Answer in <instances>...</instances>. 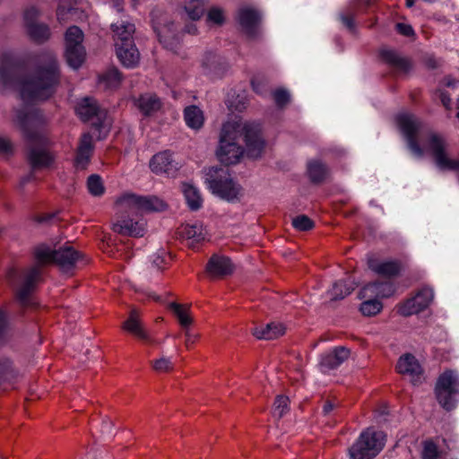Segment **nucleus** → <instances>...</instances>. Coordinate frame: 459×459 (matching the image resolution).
Here are the masks:
<instances>
[{
    "label": "nucleus",
    "mask_w": 459,
    "mask_h": 459,
    "mask_svg": "<svg viewBox=\"0 0 459 459\" xmlns=\"http://www.w3.org/2000/svg\"><path fill=\"white\" fill-rule=\"evenodd\" d=\"M40 63L33 74L20 78L18 65L10 55H4L0 63V83L6 88L17 87L23 101L48 99L54 93L59 79L56 58L52 53H46Z\"/></svg>",
    "instance_id": "f257e3e1"
},
{
    "label": "nucleus",
    "mask_w": 459,
    "mask_h": 459,
    "mask_svg": "<svg viewBox=\"0 0 459 459\" xmlns=\"http://www.w3.org/2000/svg\"><path fill=\"white\" fill-rule=\"evenodd\" d=\"M242 136L246 143L247 156L253 159L261 156L265 143L261 135L260 126L255 123L227 122L222 126L220 144L216 152L221 163L232 165L240 160L244 149L238 141Z\"/></svg>",
    "instance_id": "f03ea898"
},
{
    "label": "nucleus",
    "mask_w": 459,
    "mask_h": 459,
    "mask_svg": "<svg viewBox=\"0 0 459 459\" xmlns=\"http://www.w3.org/2000/svg\"><path fill=\"white\" fill-rule=\"evenodd\" d=\"M81 255L71 246H65L56 249L48 244H40L34 250L35 264L20 275L22 281L16 290V298L23 306L31 305V293L40 279L42 267L48 264H57L62 271L72 270Z\"/></svg>",
    "instance_id": "7ed1b4c3"
},
{
    "label": "nucleus",
    "mask_w": 459,
    "mask_h": 459,
    "mask_svg": "<svg viewBox=\"0 0 459 459\" xmlns=\"http://www.w3.org/2000/svg\"><path fill=\"white\" fill-rule=\"evenodd\" d=\"M13 121L27 139V160L33 170L45 169L54 162V157L45 148L46 138L39 130L45 117L37 108L15 110Z\"/></svg>",
    "instance_id": "20e7f679"
},
{
    "label": "nucleus",
    "mask_w": 459,
    "mask_h": 459,
    "mask_svg": "<svg viewBox=\"0 0 459 459\" xmlns=\"http://www.w3.org/2000/svg\"><path fill=\"white\" fill-rule=\"evenodd\" d=\"M434 393L443 409L454 410L459 403V374L452 369L445 370L437 379Z\"/></svg>",
    "instance_id": "39448f33"
},
{
    "label": "nucleus",
    "mask_w": 459,
    "mask_h": 459,
    "mask_svg": "<svg viewBox=\"0 0 459 459\" xmlns=\"http://www.w3.org/2000/svg\"><path fill=\"white\" fill-rule=\"evenodd\" d=\"M385 435L368 428L361 432L358 440L349 450L351 459H372L384 448Z\"/></svg>",
    "instance_id": "423d86ee"
},
{
    "label": "nucleus",
    "mask_w": 459,
    "mask_h": 459,
    "mask_svg": "<svg viewBox=\"0 0 459 459\" xmlns=\"http://www.w3.org/2000/svg\"><path fill=\"white\" fill-rule=\"evenodd\" d=\"M205 182L213 195L228 201L236 199L240 191L239 186L233 181L228 169H211Z\"/></svg>",
    "instance_id": "0eeeda50"
},
{
    "label": "nucleus",
    "mask_w": 459,
    "mask_h": 459,
    "mask_svg": "<svg viewBox=\"0 0 459 459\" xmlns=\"http://www.w3.org/2000/svg\"><path fill=\"white\" fill-rule=\"evenodd\" d=\"M116 204L122 212L135 214L161 212L167 208V204L157 196H142L130 193L121 195Z\"/></svg>",
    "instance_id": "6e6552de"
},
{
    "label": "nucleus",
    "mask_w": 459,
    "mask_h": 459,
    "mask_svg": "<svg viewBox=\"0 0 459 459\" xmlns=\"http://www.w3.org/2000/svg\"><path fill=\"white\" fill-rule=\"evenodd\" d=\"M83 37L82 30L77 26L69 27L65 34V56L73 69H78L85 60Z\"/></svg>",
    "instance_id": "1a4fd4ad"
},
{
    "label": "nucleus",
    "mask_w": 459,
    "mask_h": 459,
    "mask_svg": "<svg viewBox=\"0 0 459 459\" xmlns=\"http://www.w3.org/2000/svg\"><path fill=\"white\" fill-rule=\"evenodd\" d=\"M153 30L157 33L159 40L165 48L173 49L178 42V33L176 25L169 15L161 10L152 12Z\"/></svg>",
    "instance_id": "9d476101"
},
{
    "label": "nucleus",
    "mask_w": 459,
    "mask_h": 459,
    "mask_svg": "<svg viewBox=\"0 0 459 459\" xmlns=\"http://www.w3.org/2000/svg\"><path fill=\"white\" fill-rule=\"evenodd\" d=\"M396 122L411 152L417 156H422L424 152L418 142V137L423 129L420 120L412 114L402 113L396 117Z\"/></svg>",
    "instance_id": "9b49d317"
},
{
    "label": "nucleus",
    "mask_w": 459,
    "mask_h": 459,
    "mask_svg": "<svg viewBox=\"0 0 459 459\" xmlns=\"http://www.w3.org/2000/svg\"><path fill=\"white\" fill-rule=\"evenodd\" d=\"M77 115L82 120H90L95 118L93 126L100 130L108 131L109 127V122L108 121V116L106 109L100 108L97 101L91 97H86L81 100L75 108Z\"/></svg>",
    "instance_id": "f8f14e48"
},
{
    "label": "nucleus",
    "mask_w": 459,
    "mask_h": 459,
    "mask_svg": "<svg viewBox=\"0 0 459 459\" xmlns=\"http://www.w3.org/2000/svg\"><path fill=\"white\" fill-rule=\"evenodd\" d=\"M39 11L35 6L28 7L23 13V28L26 34L39 43L48 40L50 37L48 26L38 21Z\"/></svg>",
    "instance_id": "ddd939ff"
},
{
    "label": "nucleus",
    "mask_w": 459,
    "mask_h": 459,
    "mask_svg": "<svg viewBox=\"0 0 459 459\" xmlns=\"http://www.w3.org/2000/svg\"><path fill=\"white\" fill-rule=\"evenodd\" d=\"M433 290L429 287H424L420 289L413 298L403 303L399 307L398 312L404 316L417 314L427 308L433 300Z\"/></svg>",
    "instance_id": "4468645a"
},
{
    "label": "nucleus",
    "mask_w": 459,
    "mask_h": 459,
    "mask_svg": "<svg viewBox=\"0 0 459 459\" xmlns=\"http://www.w3.org/2000/svg\"><path fill=\"white\" fill-rule=\"evenodd\" d=\"M261 18V13L253 7L243 6L238 9V22L245 33L250 38H255L258 35V25Z\"/></svg>",
    "instance_id": "2eb2a0df"
},
{
    "label": "nucleus",
    "mask_w": 459,
    "mask_h": 459,
    "mask_svg": "<svg viewBox=\"0 0 459 459\" xmlns=\"http://www.w3.org/2000/svg\"><path fill=\"white\" fill-rule=\"evenodd\" d=\"M150 168L152 172L158 175H166L174 177L178 170V163L175 161L172 153L169 151L161 152L155 154L151 161Z\"/></svg>",
    "instance_id": "dca6fc26"
},
{
    "label": "nucleus",
    "mask_w": 459,
    "mask_h": 459,
    "mask_svg": "<svg viewBox=\"0 0 459 459\" xmlns=\"http://www.w3.org/2000/svg\"><path fill=\"white\" fill-rule=\"evenodd\" d=\"M371 3L368 0H351L349 5L340 13L339 19L351 32L356 30L355 18L367 11Z\"/></svg>",
    "instance_id": "f3484780"
},
{
    "label": "nucleus",
    "mask_w": 459,
    "mask_h": 459,
    "mask_svg": "<svg viewBox=\"0 0 459 459\" xmlns=\"http://www.w3.org/2000/svg\"><path fill=\"white\" fill-rule=\"evenodd\" d=\"M397 371L410 377L413 385L420 383L422 369L416 358L411 354L402 356L396 365Z\"/></svg>",
    "instance_id": "a211bd4d"
},
{
    "label": "nucleus",
    "mask_w": 459,
    "mask_h": 459,
    "mask_svg": "<svg viewBox=\"0 0 459 459\" xmlns=\"http://www.w3.org/2000/svg\"><path fill=\"white\" fill-rule=\"evenodd\" d=\"M368 264L369 269L374 273L385 277L397 276L402 270V264L398 260L380 261L370 258L368 259Z\"/></svg>",
    "instance_id": "6ab92c4d"
},
{
    "label": "nucleus",
    "mask_w": 459,
    "mask_h": 459,
    "mask_svg": "<svg viewBox=\"0 0 459 459\" xmlns=\"http://www.w3.org/2000/svg\"><path fill=\"white\" fill-rule=\"evenodd\" d=\"M114 33L115 46L119 43L130 44L134 42L133 35L135 31V26L128 20H121L111 25Z\"/></svg>",
    "instance_id": "aec40b11"
},
{
    "label": "nucleus",
    "mask_w": 459,
    "mask_h": 459,
    "mask_svg": "<svg viewBox=\"0 0 459 459\" xmlns=\"http://www.w3.org/2000/svg\"><path fill=\"white\" fill-rule=\"evenodd\" d=\"M350 356V351L344 347H337L324 354L320 360L323 370H330L338 368Z\"/></svg>",
    "instance_id": "412c9836"
},
{
    "label": "nucleus",
    "mask_w": 459,
    "mask_h": 459,
    "mask_svg": "<svg viewBox=\"0 0 459 459\" xmlns=\"http://www.w3.org/2000/svg\"><path fill=\"white\" fill-rule=\"evenodd\" d=\"M115 48L117 56L124 66L132 68L138 64L140 54L134 42L123 45L119 43Z\"/></svg>",
    "instance_id": "4be33fe9"
},
{
    "label": "nucleus",
    "mask_w": 459,
    "mask_h": 459,
    "mask_svg": "<svg viewBox=\"0 0 459 459\" xmlns=\"http://www.w3.org/2000/svg\"><path fill=\"white\" fill-rule=\"evenodd\" d=\"M207 272L215 277H222L231 274L234 270L230 259L226 256L213 255L206 266Z\"/></svg>",
    "instance_id": "5701e85b"
},
{
    "label": "nucleus",
    "mask_w": 459,
    "mask_h": 459,
    "mask_svg": "<svg viewBox=\"0 0 459 459\" xmlns=\"http://www.w3.org/2000/svg\"><path fill=\"white\" fill-rule=\"evenodd\" d=\"M114 231L130 237H143L145 230V222L142 220L133 221L132 219H125L113 225Z\"/></svg>",
    "instance_id": "b1692460"
},
{
    "label": "nucleus",
    "mask_w": 459,
    "mask_h": 459,
    "mask_svg": "<svg viewBox=\"0 0 459 459\" xmlns=\"http://www.w3.org/2000/svg\"><path fill=\"white\" fill-rule=\"evenodd\" d=\"M122 327L141 340L148 341L150 339L141 321L140 313L135 308L131 310L128 319L123 323Z\"/></svg>",
    "instance_id": "393cba45"
},
{
    "label": "nucleus",
    "mask_w": 459,
    "mask_h": 459,
    "mask_svg": "<svg viewBox=\"0 0 459 459\" xmlns=\"http://www.w3.org/2000/svg\"><path fill=\"white\" fill-rule=\"evenodd\" d=\"M93 151L92 136L89 134H83L77 150L75 165L78 169H85L90 161Z\"/></svg>",
    "instance_id": "a878e982"
},
{
    "label": "nucleus",
    "mask_w": 459,
    "mask_h": 459,
    "mask_svg": "<svg viewBox=\"0 0 459 459\" xmlns=\"http://www.w3.org/2000/svg\"><path fill=\"white\" fill-rule=\"evenodd\" d=\"M382 59L397 73H407L411 68L408 59L402 57L391 49H383L380 53Z\"/></svg>",
    "instance_id": "bb28decb"
},
{
    "label": "nucleus",
    "mask_w": 459,
    "mask_h": 459,
    "mask_svg": "<svg viewBox=\"0 0 459 459\" xmlns=\"http://www.w3.org/2000/svg\"><path fill=\"white\" fill-rule=\"evenodd\" d=\"M168 307L178 320L179 325L185 332V335L189 336V327H191L193 324V317L189 308L177 302L169 303Z\"/></svg>",
    "instance_id": "cd10ccee"
},
{
    "label": "nucleus",
    "mask_w": 459,
    "mask_h": 459,
    "mask_svg": "<svg viewBox=\"0 0 459 459\" xmlns=\"http://www.w3.org/2000/svg\"><path fill=\"white\" fill-rule=\"evenodd\" d=\"M285 333V327L281 323H270L265 326L255 327L253 330V334L257 339L273 340Z\"/></svg>",
    "instance_id": "c85d7f7f"
},
{
    "label": "nucleus",
    "mask_w": 459,
    "mask_h": 459,
    "mask_svg": "<svg viewBox=\"0 0 459 459\" xmlns=\"http://www.w3.org/2000/svg\"><path fill=\"white\" fill-rule=\"evenodd\" d=\"M135 106L145 116H150L160 108V100L153 94L145 93L134 100Z\"/></svg>",
    "instance_id": "c756f323"
},
{
    "label": "nucleus",
    "mask_w": 459,
    "mask_h": 459,
    "mask_svg": "<svg viewBox=\"0 0 459 459\" xmlns=\"http://www.w3.org/2000/svg\"><path fill=\"white\" fill-rule=\"evenodd\" d=\"M394 292V287L389 282L376 281L366 285L361 290L363 298L376 295L377 297L385 298L389 297Z\"/></svg>",
    "instance_id": "7c9ffc66"
},
{
    "label": "nucleus",
    "mask_w": 459,
    "mask_h": 459,
    "mask_svg": "<svg viewBox=\"0 0 459 459\" xmlns=\"http://www.w3.org/2000/svg\"><path fill=\"white\" fill-rule=\"evenodd\" d=\"M307 173L310 180L318 184L327 178L329 169L320 160H311L307 164Z\"/></svg>",
    "instance_id": "2f4dec72"
},
{
    "label": "nucleus",
    "mask_w": 459,
    "mask_h": 459,
    "mask_svg": "<svg viewBox=\"0 0 459 459\" xmlns=\"http://www.w3.org/2000/svg\"><path fill=\"white\" fill-rule=\"evenodd\" d=\"M354 289L355 285L350 280L338 281L334 282L329 294L332 299H342L348 296Z\"/></svg>",
    "instance_id": "473e14b6"
},
{
    "label": "nucleus",
    "mask_w": 459,
    "mask_h": 459,
    "mask_svg": "<svg viewBox=\"0 0 459 459\" xmlns=\"http://www.w3.org/2000/svg\"><path fill=\"white\" fill-rule=\"evenodd\" d=\"M182 236L189 247L195 250H198L200 248V230L196 225L185 226L182 230Z\"/></svg>",
    "instance_id": "72a5a7b5"
},
{
    "label": "nucleus",
    "mask_w": 459,
    "mask_h": 459,
    "mask_svg": "<svg viewBox=\"0 0 459 459\" xmlns=\"http://www.w3.org/2000/svg\"><path fill=\"white\" fill-rule=\"evenodd\" d=\"M182 191L189 208L193 211L198 210L200 207V195L198 188L191 184L185 183L182 186Z\"/></svg>",
    "instance_id": "f704fd0d"
},
{
    "label": "nucleus",
    "mask_w": 459,
    "mask_h": 459,
    "mask_svg": "<svg viewBox=\"0 0 459 459\" xmlns=\"http://www.w3.org/2000/svg\"><path fill=\"white\" fill-rule=\"evenodd\" d=\"M184 118L186 124L193 128L199 129L201 127V110L198 106L191 105L185 108Z\"/></svg>",
    "instance_id": "c9c22d12"
},
{
    "label": "nucleus",
    "mask_w": 459,
    "mask_h": 459,
    "mask_svg": "<svg viewBox=\"0 0 459 459\" xmlns=\"http://www.w3.org/2000/svg\"><path fill=\"white\" fill-rule=\"evenodd\" d=\"M184 10L191 21H198L201 17V0H185Z\"/></svg>",
    "instance_id": "e433bc0d"
},
{
    "label": "nucleus",
    "mask_w": 459,
    "mask_h": 459,
    "mask_svg": "<svg viewBox=\"0 0 459 459\" xmlns=\"http://www.w3.org/2000/svg\"><path fill=\"white\" fill-rule=\"evenodd\" d=\"M289 398L285 395H278L273 406V416L277 419L283 417L289 411Z\"/></svg>",
    "instance_id": "4c0bfd02"
},
{
    "label": "nucleus",
    "mask_w": 459,
    "mask_h": 459,
    "mask_svg": "<svg viewBox=\"0 0 459 459\" xmlns=\"http://www.w3.org/2000/svg\"><path fill=\"white\" fill-rule=\"evenodd\" d=\"M87 187L91 195L94 196H100L105 192L102 180L100 176L93 174L88 178Z\"/></svg>",
    "instance_id": "58836bf2"
},
{
    "label": "nucleus",
    "mask_w": 459,
    "mask_h": 459,
    "mask_svg": "<svg viewBox=\"0 0 459 459\" xmlns=\"http://www.w3.org/2000/svg\"><path fill=\"white\" fill-rule=\"evenodd\" d=\"M382 303L374 299L362 302L359 309L364 316H372L378 314L382 310Z\"/></svg>",
    "instance_id": "ea45409f"
},
{
    "label": "nucleus",
    "mask_w": 459,
    "mask_h": 459,
    "mask_svg": "<svg viewBox=\"0 0 459 459\" xmlns=\"http://www.w3.org/2000/svg\"><path fill=\"white\" fill-rule=\"evenodd\" d=\"M292 226L300 231H307L314 228V221L307 215H299L292 220Z\"/></svg>",
    "instance_id": "a19ab883"
},
{
    "label": "nucleus",
    "mask_w": 459,
    "mask_h": 459,
    "mask_svg": "<svg viewBox=\"0 0 459 459\" xmlns=\"http://www.w3.org/2000/svg\"><path fill=\"white\" fill-rule=\"evenodd\" d=\"M101 81L107 88H115L121 81L120 74L117 69H111L102 75Z\"/></svg>",
    "instance_id": "79ce46f5"
},
{
    "label": "nucleus",
    "mask_w": 459,
    "mask_h": 459,
    "mask_svg": "<svg viewBox=\"0 0 459 459\" xmlns=\"http://www.w3.org/2000/svg\"><path fill=\"white\" fill-rule=\"evenodd\" d=\"M206 22L211 24L221 25L224 22V13L219 7H212L208 11Z\"/></svg>",
    "instance_id": "37998d69"
},
{
    "label": "nucleus",
    "mask_w": 459,
    "mask_h": 459,
    "mask_svg": "<svg viewBox=\"0 0 459 459\" xmlns=\"http://www.w3.org/2000/svg\"><path fill=\"white\" fill-rule=\"evenodd\" d=\"M439 452L437 445L433 441H425L423 444L422 458L423 459H437Z\"/></svg>",
    "instance_id": "c03bdc74"
},
{
    "label": "nucleus",
    "mask_w": 459,
    "mask_h": 459,
    "mask_svg": "<svg viewBox=\"0 0 459 459\" xmlns=\"http://www.w3.org/2000/svg\"><path fill=\"white\" fill-rule=\"evenodd\" d=\"M13 368L10 359L0 357V381L13 377Z\"/></svg>",
    "instance_id": "a18cd8bd"
},
{
    "label": "nucleus",
    "mask_w": 459,
    "mask_h": 459,
    "mask_svg": "<svg viewBox=\"0 0 459 459\" xmlns=\"http://www.w3.org/2000/svg\"><path fill=\"white\" fill-rule=\"evenodd\" d=\"M273 97L275 101V104L279 108H282L290 102V93L283 89H278L273 92Z\"/></svg>",
    "instance_id": "49530a36"
},
{
    "label": "nucleus",
    "mask_w": 459,
    "mask_h": 459,
    "mask_svg": "<svg viewBox=\"0 0 459 459\" xmlns=\"http://www.w3.org/2000/svg\"><path fill=\"white\" fill-rule=\"evenodd\" d=\"M153 368L158 372H167L173 368V363L168 357H161L152 361Z\"/></svg>",
    "instance_id": "de8ad7c7"
},
{
    "label": "nucleus",
    "mask_w": 459,
    "mask_h": 459,
    "mask_svg": "<svg viewBox=\"0 0 459 459\" xmlns=\"http://www.w3.org/2000/svg\"><path fill=\"white\" fill-rule=\"evenodd\" d=\"M252 89L259 95H264L267 92V82L264 79L255 77L251 81Z\"/></svg>",
    "instance_id": "09e8293b"
},
{
    "label": "nucleus",
    "mask_w": 459,
    "mask_h": 459,
    "mask_svg": "<svg viewBox=\"0 0 459 459\" xmlns=\"http://www.w3.org/2000/svg\"><path fill=\"white\" fill-rule=\"evenodd\" d=\"M397 32L405 37H411L414 35V30L410 24L398 22L395 25Z\"/></svg>",
    "instance_id": "8fccbe9b"
},
{
    "label": "nucleus",
    "mask_w": 459,
    "mask_h": 459,
    "mask_svg": "<svg viewBox=\"0 0 459 459\" xmlns=\"http://www.w3.org/2000/svg\"><path fill=\"white\" fill-rule=\"evenodd\" d=\"M13 150L12 143L7 138L0 136V155H9L13 152Z\"/></svg>",
    "instance_id": "3c124183"
},
{
    "label": "nucleus",
    "mask_w": 459,
    "mask_h": 459,
    "mask_svg": "<svg viewBox=\"0 0 459 459\" xmlns=\"http://www.w3.org/2000/svg\"><path fill=\"white\" fill-rule=\"evenodd\" d=\"M74 11V9L72 8V7L66 8L63 4H59L58 7H57V10H56L57 20L60 22H65L66 20V17H65L66 14L67 13H72Z\"/></svg>",
    "instance_id": "603ef678"
},
{
    "label": "nucleus",
    "mask_w": 459,
    "mask_h": 459,
    "mask_svg": "<svg viewBox=\"0 0 459 459\" xmlns=\"http://www.w3.org/2000/svg\"><path fill=\"white\" fill-rule=\"evenodd\" d=\"M101 433L107 437L113 436V422L110 420L107 419L102 421Z\"/></svg>",
    "instance_id": "864d4df0"
},
{
    "label": "nucleus",
    "mask_w": 459,
    "mask_h": 459,
    "mask_svg": "<svg viewBox=\"0 0 459 459\" xmlns=\"http://www.w3.org/2000/svg\"><path fill=\"white\" fill-rule=\"evenodd\" d=\"M7 328V321L4 314L0 311V336L3 335Z\"/></svg>",
    "instance_id": "5fc2aeb1"
},
{
    "label": "nucleus",
    "mask_w": 459,
    "mask_h": 459,
    "mask_svg": "<svg viewBox=\"0 0 459 459\" xmlns=\"http://www.w3.org/2000/svg\"><path fill=\"white\" fill-rule=\"evenodd\" d=\"M440 99H441V102L444 105V107L447 109L450 108V104H451L450 97L446 93L442 92L440 95Z\"/></svg>",
    "instance_id": "6e6d98bb"
},
{
    "label": "nucleus",
    "mask_w": 459,
    "mask_h": 459,
    "mask_svg": "<svg viewBox=\"0 0 459 459\" xmlns=\"http://www.w3.org/2000/svg\"><path fill=\"white\" fill-rule=\"evenodd\" d=\"M186 31L190 34H196L198 32V27L193 23L186 24Z\"/></svg>",
    "instance_id": "4d7b16f0"
},
{
    "label": "nucleus",
    "mask_w": 459,
    "mask_h": 459,
    "mask_svg": "<svg viewBox=\"0 0 459 459\" xmlns=\"http://www.w3.org/2000/svg\"><path fill=\"white\" fill-rule=\"evenodd\" d=\"M334 407V404L330 402V401H327L325 404H324V407H323V412L325 414H328L329 412H331L333 411Z\"/></svg>",
    "instance_id": "13d9d810"
},
{
    "label": "nucleus",
    "mask_w": 459,
    "mask_h": 459,
    "mask_svg": "<svg viewBox=\"0 0 459 459\" xmlns=\"http://www.w3.org/2000/svg\"><path fill=\"white\" fill-rule=\"evenodd\" d=\"M445 84L447 87H456L459 84V81L447 77L445 79Z\"/></svg>",
    "instance_id": "bf43d9fd"
},
{
    "label": "nucleus",
    "mask_w": 459,
    "mask_h": 459,
    "mask_svg": "<svg viewBox=\"0 0 459 459\" xmlns=\"http://www.w3.org/2000/svg\"><path fill=\"white\" fill-rule=\"evenodd\" d=\"M426 64H427V65H428L429 67H430V68H435V67H437V60H436L434 57H432V56L429 57V58L426 60Z\"/></svg>",
    "instance_id": "052dcab7"
},
{
    "label": "nucleus",
    "mask_w": 459,
    "mask_h": 459,
    "mask_svg": "<svg viewBox=\"0 0 459 459\" xmlns=\"http://www.w3.org/2000/svg\"><path fill=\"white\" fill-rule=\"evenodd\" d=\"M18 276V273L14 270V269H12L9 271L8 273V278L10 281H12L13 279L16 278Z\"/></svg>",
    "instance_id": "680f3d73"
},
{
    "label": "nucleus",
    "mask_w": 459,
    "mask_h": 459,
    "mask_svg": "<svg viewBox=\"0 0 459 459\" xmlns=\"http://www.w3.org/2000/svg\"><path fill=\"white\" fill-rule=\"evenodd\" d=\"M192 333H191V331L189 330V336L188 335H186V347H189L190 344L193 343V340H192Z\"/></svg>",
    "instance_id": "e2e57ef3"
},
{
    "label": "nucleus",
    "mask_w": 459,
    "mask_h": 459,
    "mask_svg": "<svg viewBox=\"0 0 459 459\" xmlns=\"http://www.w3.org/2000/svg\"><path fill=\"white\" fill-rule=\"evenodd\" d=\"M31 177H32L31 175H28V176L24 177V178L22 179L21 184H22V185L26 184L27 182H29V181L30 180V178H31Z\"/></svg>",
    "instance_id": "0e129e2a"
},
{
    "label": "nucleus",
    "mask_w": 459,
    "mask_h": 459,
    "mask_svg": "<svg viewBox=\"0 0 459 459\" xmlns=\"http://www.w3.org/2000/svg\"><path fill=\"white\" fill-rule=\"evenodd\" d=\"M405 4L407 7L411 8L414 4V0H405Z\"/></svg>",
    "instance_id": "69168bd1"
}]
</instances>
